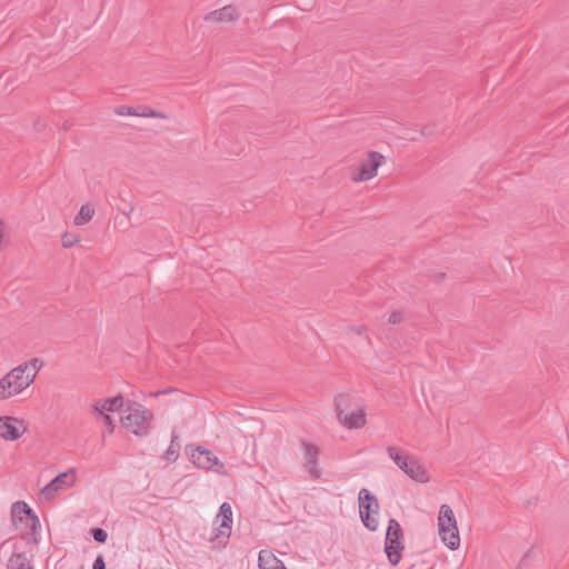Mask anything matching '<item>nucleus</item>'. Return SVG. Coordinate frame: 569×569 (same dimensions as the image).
I'll return each mask as SVG.
<instances>
[{
	"mask_svg": "<svg viewBox=\"0 0 569 569\" xmlns=\"http://www.w3.org/2000/svg\"><path fill=\"white\" fill-rule=\"evenodd\" d=\"M258 567L259 569H288L279 558L266 550L259 552Z\"/></svg>",
	"mask_w": 569,
	"mask_h": 569,
	"instance_id": "nucleus-15",
	"label": "nucleus"
},
{
	"mask_svg": "<svg viewBox=\"0 0 569 569\" xmlns=\"http://www.w3.org/2000/svg\"><path fill=\"white\" fill-rule=\"evenodd\" d=\"M218 516H232L231 506L228 502H223L219 508Z\"/></svg>",
	"mask_w": 569,
	"mask_h": 569,
	"instance_id": "nucleus-32",
	"label": "nucleus"
},
{
	"mask_svg": "<svg viewBox=\"0 0 569 569\" xmlns=\"http://www.w3.org/2000/svg\"><path fill=\"white\" fill-rule=\"evenodd\" d=\"M7 569H34L26 552L13 551L8 559Z\"/></svg>",
	"mask_w": 569,
	"mask_h": 569,
	"instance_id": "nucleus-16",
	"label": "nucleus"
},
{
	"mask_svg": "<svg viewBox=\"0 0 569 569\" xmlns=\"http://www.w3.org/2000/svg\"><path fill=\"white\" fill-rule=\"evenodd\" d=\"M186 453L189 460L199 469L213 470L219 475H227L224 465L218 457L206 447L190 443L186 446Z\"/></svg>",
	"mask_w": 569,
	"mask_h": 569,
	"instance_id": "nucleus-5",
	"label": "nucleus"
},
{
	"mask_svg": "<svg viewBox=\"0 0 569 569\" xmlns=\"http://www.w3.org/2000/svg\"><path fill=\"white\" fill-rule=\"evenodd\" d=\"M27 430L23 420L11 416L0 417V436L6 441H16Z\"/></svg>",
	"mask_w": 569,
	"mask_h": 569,
	"instance_id": "nucleus-10",
	"label": "nucleus"
},
{
	"mask_svg": "<svg viewBox=\"0 0 569 569\" xmlns=\"http://www.w3.org/2000/svg\"><path fill=\"white\" fill-rule=\"evenodd\" d=\"M445 278H446L445 272H437V273L432 274V277H431L432 281H435L436 283L442 282Z\"/></svg>",
	"mask_w": 569,
	"mask_h": 569,
	"instance_id": "nucleus-33",
	"label": "nucleus"
},
{
	"mask_svg": "<svg viewBox=\"0 0 569 569\" xmlns=\"http://www.w3.org/2000/svg\"><path fill=\"white\" fill-rule=\"evenodd\" d=\"M239 18V13L234 6H224L220 9L210 11L204 16V21L207 22H231L237 21Z\"/></svg>",
	"mask_w": 569,
	"mask_h": 569,
	"instance_id": "nucleus-14",
	"label": "nucleus"
},
{
	"mask_svg": "<svg viewBox=\"0 0 569 569\" xmlns=\"http://www.w3.org/2000/svg\"><path fill=\"white\" fill-rule=\"evenodd\" d=\"M7 541H3L0 546V548H2L3 546H6Z\"/></svg>",
	"mask_w": 569,
	"mask_h": 569,
	"instance_id": "nucleus-38",
	"label": "nucleus"
},
{
	"mask_svg": "<svg viewBox=\"0 0 569 569\" xmlns=\"http://www.w3.org/2000/svg\"><path fill=\"white\" fill-rule=\"evenodd\" d=\"M403 316L401 311L395 310L389 315L388 322L391 325H398L402 321Z\"/></svg>",
	"mask_w": 569,
	"mask_h": 569,
	"instance_id": "nucleus-30",
	"label": "nucleus"
},
{
	"mask_svg": "<svg viewBox=\"0 0 569 569\" xmlns=\"http://www.w3.org/2000/svg\"><path fill=\"white\" fill-rule=\"evenodd\" d=\"M11 522L16 529L20 530L22 540L31 538L33 545L39 543L38 530L40 520L33 509L23 500H18L11 506Z\"/></svg>",
	"mask_w": 569,
	"mask_h": 569,
	"instance_id": "nucleus-1",
	"label": "nucleus"
},
{
	"mask_svg": "<svg viewBox=\"0 0 569 569\" xmlns=\"http://www.w3.org/2000/svg\"><path fill=\"white\" fill-rule=\"evenodd\" d=\"M94 214V209L90 204H82L78 214L74 218V224L81 226L89 222Z\"/></svg>",
	"mask_w": 569,
	"mask_h": 569,
	"instance_id": "nucleus-20",
	"label": "nucleus"
},
{
	"mask_svg": "<svg viewBox=\"0 0 569 569\" xmlns=\"http://www.w3.org/2000/svg\"><path fill=\"white\" fill-rule=\"evenodd\" d=\"M141 112H139L140 117H147V118H159V119H166L167 116L158 110H154L150 107L143 106L140 108Z\"/></svg>",
	"mask_w": 569,
	"mask_h": 569,
	"instance_id": "nucleus-24",
	"label": "nucleus"
},
{
	"mask_svg": "<svg viewBox=\"0 0 569 569\" xmlns=\"http://www.w3.org/2000/svg\"><path fill=\"white\" fill-rule=\"evenodd\" d=\"M387 452L389 458L411 479L419 482L428 481L425 469L417 460L410 458L397 447H388Z\"/></svg>",
	"mask_w": 569,
	"mask_h": 569,
	"instance_id": "nucleus-8",
	"label": "nucleus"
},
{
	"mask_svg": "<svg viewBox=\"0 0 569 569\" xmlns=\"http://www.w3.org/2000/svg\"><path fill=\"white\" fill-rule=\"evenodd\" d=\"M350 402L351 397L348 393H340L335 397L337 418L348 429L362 428L367 422L365 407H359L348 413L347 410L350 408Z\"/></svg>",
	"mask_w": 569,
	"mask_h": 569,
	"instance_id": "nucleus-4",
	"label": "nucleus"
},
{
	"mask_svg": "<svg viewBox=\"0 0 569 569\" xmlns=\"http://www.w3.org/2000/svg\"><path fill=\"white\" fill-rule=\"evenodd\" d=\"M359 516L362 525L369 531H376L378 528V520L375 515L379 512V501L377 497L367 488H361L358 495Z\"/></svg>",
	"mask_w": 569,
	"mask_h": 569,
	"instance_id": "nucleus-6",
	"label": "nucleus"
},
{
	"mask_svg": "<svg viewBox=\"0 0 569 569\" xmlns=\"http://www.w3.org/2000/svg\"><path fill=\"white\" fill-rule=\"evenodd\" d=\"M63 127H64V129H66V130H68V129L71 127V123H69V122H67V121H66V122H64V124H63Z\"/></svg>",
	"mask_w": 569,
	"mask_h": 569,
	"instance_id": "nucleus-35",
	"label": "nucleus"
},
{
	"mask_svg": "<svg viewBox=\"0 0 569 569\" xmlns=\"http://www.w3.org/2000/svg\"><path fill=\"white\" fill-rule=\"evenodd\" d=\"M34 126H36V128H37L38 130H40V129L42 128V124H40V122H37Z\"/></svg>",
	"mask_w": 569,
	"mask_h": 569,
	"instance_id": "nucleus-36",
	"label": "nucleus"
},
{
	"mask_svg": "<svg viewBox=\"0 0 569 569\" xmlns=\"http://www.w3.org/2000/svg\"><path fill=\"white\" fill-rule=\"evenodd\" d=\"M61 241L63 248H71L79 241V237L73 233L64 232L61 237Z\"/></svg>",
	"mask_w": 569,
	"mask_h": 569,
	"instance_id": "nucleus-25",
	"label": "nucleus"
},
{
	"mask_svg": "<svg viewBox=\"0 0 569 569\" xmlns=\"http://www.w3.org/2000/svg\"><path fill=\"white\" fill-rule=\"evenodd\" d=\"M114 113L118 116H139L137 109L130 106H119L114 109Z\"/></svg>",
	"mask_w": 569,
	"mask_h": 569,
	"instance_id": "nucleus-26",
	"label": "nucleus"
},
{
	"mask_svg": "<svg viewBox=\"0 0 569 569\" xmlns=\"http://www.w3.org/2000/svg\"><path fill=\"white\" fill-rule=\"evenodd\" d=\"M179 452H180V445L178 442V436L174 432H172L170 445H169L168 449L166 450L163 458L168 462H174L179 458V455H180Z\"/></svg>",
	"mask_w": 569,
	"mask_h": 569,
	"instance_id": "nucleus-19",
	"label": "nucleus"
},
{
	"mask_svg": "<svg viewBox=\"0 0 569 569\" xmlns=\"http://www.w3.org/2000/svg\"><path fill=\"white\" fill-rule=\"evenodd\" d=\"M60 490L58 489V487H56L54 485L52 486V481H50L49 483H47L42 489H41V493L47 498V499H52L56 497V495L59 492Z\"/></svg>",
	"mask_w": 569,
	"mask_h": 569,
	"instance_id": "nucleus-27",
	"label": "nucleus"
},
{
	"mask_svg": "<svg viewBox=\"0 0 569 569\" xmlns=\"http://www.w3.org/2000/svg\"><path fill=\"white\" fill-rule=\"evenodd\" d=\"M41 362L39 361V359L37 358H33L31 359L30 361L23 363L22 366H28V370H27V373H34L36 371V375L38 373V370L40 369L41 367Z\"/></svg>",
	"mask_w": 569,
	"mask_h": 569,
	"instance_id": "nucleus-28",
	"label": "nucleus"
},
{
	"mask_svg": "<svg viewBox=\"0 0 569 569\" xmlns=\"http://www.w3.org/2000/svg\"><path fill=\"white\" fill-rule=\"evenodd\" d=\"M386 537L405 539L402 527L397 519H389Z\"/></svg>",
	"mask_w": 569,
	"mask_h": 569,
	"instance_id": "nucleus-21",
	"label": "nucleus"
},
{
	"mask_svg": "<svg viewBox=\"0 0 569 569\" xmlns=\"http://www.w3.org/2000/svg\"><path fill=\"white\" fill-rule=\"evenodd\" d=\"M28 366H18L0 379V400L9 399L27 389L36 378L27 373Z\"/></svg>",
	"mask_w": 569,
	"mask_h": 569,
	"instance_id": "nucleus-2",
	"label": "nucleus"
},
{
	"mask_svg": "<svg viewBox=\"0 0 569 569\" xmlns=\"http://www.w3.org/2000/svg\"><path fill=\"white\" fill-rule=\"evenodd\" d=\"M217 518H221V522L218 527L212 528L209 541H217L218 546L224 547L231 533L232 516H217Z\"/></svg>",
	"mask_w": 569,
	"mask_h": 569,
	"instance_id": "nucleus-11",
	"label": "nucleus"
},
{
	"mask_svg": "<svg viewBox=\"0 0 569 569\" xmlns=\"http://www.w3.org/2000/svg\"><path fill=\"white\" fill-rule=\"evenodd\" d=\"M385 157L378 151H369L368 159L359 164L353 181H367L377 176L378 168L383 163Z\"/></svg>",
	"mask_w": 569,
	"mask_h": 569,
	"instance_id": "nucleus-9",
	"label": "nucleus"
},
{
	"mask_svg": "<svg viewBox=\"0 0 569 569\" xmlns=\"http://www.w3.org/2000/svg\"><path fill=\"white\" fill-rule=\"evenodd\" d=\"M438 531L443 545L450 550H457L460 546V536L453 510L443 503L438 516Z\"/></svg>",
	"mask_w": 569,
	"mask_h": 569,
	"instance_id": "nucleus-3",
	"label": "nucleus"
},
{
	"mask_svg": "<svg viewBox=\"0 0 569 569\" xmlns=\"http://www.w3.org/2000/svg\"><path fill=\"white\" fill-rule=\"evenodd\" d=\"M302 447L305 449L306 466L310 477L313 480H317L321 477V470L318 468L319 449L315 445L307 441H302Z\"/></svg>",
	"mask_w": 569,
	"mask_h": 569,
	"instance_id": "nucleus-13",
	"label": "nucleus"
},
{
	"mask_svg": "<svg viewBox=\"0 0 569 569\" xmlns=\"http://www.w3.org/2000/svg\"><path fill=\"white\" fill-rule=\"evenodd\" d=\"M92 408H93V412L98 413L102 418L104 425L108 428V432L112 433L114 431V423H113V419L111 418V416L108 415L107 412L100 411L99 402H96Z\"/></svg>",
	"mask_w": 569,
	"mask_h": 569,
	"instance_id": "nucleus-22",
	"label": "nucleus"
},
{
	"mask_svg": "<svg viewBox=\"0 0 569 569\" xmlns=\"http://www.w3.org/2000/svg\"><path fill=\"white\" fill-rule=\"evenodd\" d=\"M92 569H107L102 555H98L92 563Z\"/></svg>",
	"mask_w": 569,
	"mask_h": 569,
	"instance_id": "nucleus-31",
	"label": "nucleus"
},
{
	"mask_svg": "<svg viewBox=\"0 0 569 569\" xmlns=\"http://www.w3.org/2000/svg\"><path fill=\"white\" fill-rule=\"evenodd\" d=\"M90 536L93 538V540L98 543H106L108 539V532L99 527L91 528L89 531Z\"/></svg>",
	"mask_w": 569,
	"mask_h": 569,
	"instance_id": "nucleus-23",
	"label": "nucleus"
},
{
	"mask_svg": "<svg viewBox=\"0 0 569 569\" xmlns=\"http://www.w3.org/2000/svg\"><path fill=\"white\" fill-rule=\"evenodd\" d=\"M533 547L530 548L521 558L518 569H527L529 567V560L533 557Z\"/></svg>",
	"mask_w": 569,
	"mask_h": 569,
	"instance_id": "nucleus-29",
	"label": "nucleus"
},
{
	"mask_svg": "<svg viewBox=\"0 0 569 569\" xmlns=\"http://www.w3.org/2000/svg\"><path fill=\"white\" fill-rule=\"evenodd\" d=\"M171 391H173V389L169 388V389L157 391L154 395L156 396L166 395V393H170Z\"/></svg>",
	"mask_w": 569,
	"mask_h": 569,
	"instance_id": "nucleus-34",
	"label": "nucleus"
},
{
	"mask_svg": "<svg viewBox=\"0 0 569 569\" xmlns=\"http://www.w3.org/2000/svg\"><path fill=\"white\" fill-rule=\"evenodd\" d=\"M52 486L54 485L58 489L64 490L71 487L76 482V473L73 469H70L64 472H60L52 480Z\"/></svg>",
	"mask_w": 569,
	"mask_h": 569,
	"instance_id": "nucleus-17",
	"label": "nucleus"
},
{
	"mask_svg": "<svg viewBox=\"0 0 569 569\" xmlns=\"http://www.w3.org/2000/svg\"><path fill=\"white\" fill-rule=\"evenodd\" d=\"M21 526L24 527L26 526V519L21 516Z\"/></svg>",
	"mask_w": 569,
	"mask_h": 569,
	"instance_id": "nucleus-37",
	"label": "nucleus"
},
{
	"mask_svg": "<svg viewBox=\"0 0 569 569\" xmlns=\"http://www.w3.org/2000/svg\"><path fill=\"white\" fill-rule=\"evenodd\" d=\"M383 550L390 565L397 566L402 559L405 539L386 537Z\"/></svg>",
	"mask_w": 569,
	"mask_h": 569,
	"instance_id": "nucleus-12",
	"label": "nucleus"
},
{
	"mask_svg": "<svg viewBox=\"0 0 569 569\" xmlns=\"http://www.w3.org/2000/svg\"><path fill=\"white\" fill-rule=\"evenodd\" d=\"M99 402V409L103 412H114L118 411L123 406V397L121 395L107 398L102 402Z\"/></svg>",
	"mask_w": 569,
	"mask_h": 569,
	"instance_id": "nucleus-18",
	"label": "nucleus"
},
{
	"mask_svg": "<svg viewBox=\"0 0 569 569\" xmlns=\"http://www.w3.org/2000/svg\"><path fill=\"white\" fill-rule=\"evenodd\" d=\"M132 406L134 408H131V406L127 408L129 413L121 418V426L136 436H147L149 427L146 426V421L152 419L153 415L140 403L133 402Z\"/></svg>",
	"mask_w": 569,
	"mask_h": 569,
	"instance_id": "nucleus-7",
	"label": "nucleus"
}]
</instances>
